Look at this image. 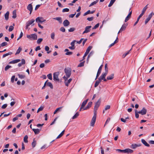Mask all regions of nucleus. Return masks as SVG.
I'll use <instances>...</instances> for the list:
<instances>
[{
	"instance_id": "obj_48",
	"label": "nucleus",
	"mask_w": 154,
	"mask_h": 154,
	"mask_svg": "<svg viewBox=\"0 0 154 154\" xmlns=\"http://www.w3.org/2000/svg\"><path fill=\"white\" fill-rule=\"evenodd\" d=\"M69 11V9L68 8L63 9L62 10L63 12H68Z\"/></svg>"
},
{
	"instance_id": "obj_17",
	"label": "nucleus",
	"mask_w": 154,
	"mask_h": 154,
	"mask_svg": "<svg viewBox=\"0 0 154 154\" xmlns=\"http://www.w3.org/2000/svg\"><path fill=\"white\" fill-rule=\"evenodd\" d=\"M133 152V150L129 149H124V153H132Z\"/></svg>"
},
{
	"instance_id": "obj_29",
	"label": "nucleus",
	"mask_w": 154,
	"mask_h": 154,
	"mask_svg": "<svg viewBox=\"0 0 154 154\" xmlns=\"http://www.w3.org/2000/svg\"><path fill=\"white\" fill-rule=\"evenodd\" d=\"M88 100V99H87L86 100L83 101L82 103V105H81V106L84 107L85 106V105H86V103H87Z\"/></svg>"
},
{
	"instance_id": "obj_27",
	"label": "nucleus",
	"mask_w": 154,
	"mask_h": 154,
	"mask_svg": "<svg viewBox=\"0 0 154 154\" xmlns=\"http://www.w3.org/2000/svg\"><path fill=\"white\" fill-rule=\"evenodd\" d=\"M36 144V141L35 140V139L34 138L33 139V141L32 143V145L33 148H34Z\"/></svg>"
},
{
	"instance_id": "obj_25",
	"label": "nucleus",
	"mask_w": 154,
	"mask_h": 154,
	"mask_svg": "<svg viewBox=\"0 0 154 154\" xmlns=\"http://www.w3.org/2000/svg\"><path fill=\"white\" fill-rule=\"evenodd\" d=\"M95 11H91L90 10H88V11H87L84 14L83 16H85L86 15H87L89 14H93L95 12Z\"/></svg>"
},
{
	"instance_id": "obj_46",
	"label": "nucleus",
	"mask_w": 154,
	"mask_h": 154,
	"mask_svg": "<svg viewBox=\"0 0 154 154\" xmlns=\"http://www.w3.org/2000/svg\"><path fill=\"white\" fill-rule=\"evenodd\" d=\"M135 117L136 118H138L139 117V113L138 112L137 110H135Z\"/></svg>"
},
{
	"instance_id": "obj_26",
	"label": "nucleus",
	"mask_w": 154,
	"mask_h": 154,
	"mask_svg": "<svg viewBox=\"0 0 154 154\" xmlns=\"http://www.w3.org/2000/svg\"><path fill=\"white\" fill-rule=\"evenodd\" d=\"M9 12L8 11L5 14V19L6 20H8L9 18Z\"/></svg>"
},
{
	"instance_id": "obj_5",
	"label": "nucleus",
	"mask_w": 154,
	"mask_h": 154,
	"mask_svg": "<svg viewBox=\"0 0 154 154\" xmlns=\"http://www.w3.org/2000/svg\"><path fill=\"white\" fill-rule=\"evenodd\" d=\"M35 21L37 23H42L46 21V20L44 19L43 17H38L36 19Z\"/></svg>"
},
{
	"instance_id": "obj_23",
	"label": "nucleus",
	"mask_w": 154,
	"mask_h": 154,
	"mask_svg": "<svg viewBox=\"0 0 154 154\" xmlns=\"http://www.w3.org/2000/svg\"><path fill=\"white\" fill-rule=\"evenodd\" d=\"M33 131L34 132L35 134H38L40 132V130L38 129H32Z\"/></svg>"
},
{
	"instance_id": "obj_11",
	"label": "nucleus",
	"mask_w": 154,
	"mask_h": 154,
	"mask_svg": "<svg viewBox=\"0 0 154 154\" xmlns=\"http://www.w3.org/2000/svg\"><path fill=\"white\" fill-rule=\"evenodd\" d=\"M152 15L153 13L152 12L149 15L148 17L146 19L145 22V25L150 20L152 16Z\"/></svg>"
},
{
	"instance_id": "obj_51",
	"label": "nucleus",
	"mask_w": 154,
	"mask_h": 154,
	"mask_svg": "<svg viewBox=\"0 0 154 154\" xmlns=\"http://www.w3.org/2000/svg\"><path fill=\"white\" fill-rule=\"evenodd\" d=\"M14 29V27L13 26H9V32H11Z\"/></svg>"
},
{
	"instance_id": "obj_63",
	"label": "nucleus",
	"mask_w": 154,
	"mask_h": 154,
	"mask_svg": "<svg viewBox=\"0 0 154 154\" xmlns=\"http://www.w3.org/2000/svg\"><path fill=\"white\" fill-rule=\"evenodd\" d=\"M15 78V75H13L12 76L11 79V82L12 83L14 82V79Z\"/></svg>"
},
{
	"instance_id": "obj_64",
	"label": "nucleus",
	"mask_w": 154,
	"mask_h": 154,
	"mask_svg": "<svg viewBox=\"0 0 154 154\" xmlns=\"http://www.w3.org/2000/svg\"><path fill=\"white\" fill-rule=\"evenodd\" d=\"M76 42L75 40H73L72 42L71 43V45L72 46L75 47V43Z\"/></svg>"
},
{
	"instance_id": "obj_32",
	"label": "nucleus",
	"mask_w": 154,
	"mask_h": 154,
	"mask_svg": "<svg viewBox=\"0 0 154 154\" xmlns=\"http://www.w3.org/2000/svg\"><path fill=\"white\" fill-rule=\"evenodd\" d=\"M101 81L100 80H97L94 85V87H97L99 85V84L101 82Z\"/></svg>"
},
{
	"instance_id": "obj_45",
	"label": "nucleus",
	"mask_w": 154,
	"mask_h": 154,
	"mask_svg": "<svg viewBox=\"0 0 154 154\" xmlns=\"http://www.w3.org/2000/svg\"><path fill=\"white\" fill-rule=\"evenodd\" d=\"M105 72L108 73V68L107 67V64L106 63L105 64Z\"/></svg>"
},
{
	"instance_id": "obj_3",
	"label": "nucleus",
	"mask_w": 154,
	"mask_h": 154,
	"mask_svg": "<svg viewBox=\"0 0 154 154\" xmlns=\"http://www.w3.org/2000/svg\"><path fill=\"white\" fill-rule=\"evenodd\" d=\"M26 36L28 38L32 40H36L37 39V35L35 34H33L30 35H27Z\"/></svg>"
},
{
	"instance_id": "obj_14",
	"label": "nucleus",
	"mask_w": 154,
	"mask_h": 154,
	"mask_svg": "<svg viewBox=\"0 0 154 154\" xmlns=\"http://www.w3.org/2000/svg\"><path fill=\"white\" fill-rule=\"evenodd\" d=\"M63 26H67L70 24V22L67 20H65L63 23Z\"/></svg>"
},
{
	"instance_id": "obj_34",
	"label": "nucleus",
	"mask_w": 154,
	"mask_h": 154,
	"mask_svg": "<svg viewBox=\"0 0 154 154\" xmlns=\"http://www.w3.org/2000/svg\"><path fill=\"white\" fill-rule=\"evenodd\" d=\"M28 136L27 135H26L23 138V140L25 143H27L28 142Z\"/></svg>"
},
{
	"instance_id": "obj_37",
	"label": "nucleus",
	"mask_w": 154,
	"mask_h": 154,
	"mask_svg": "<svg viewBox=\"0 0 154 154\" xmlns=\"http://www.w3.org/2000/svg\"><path fill=\"white\" fill-rule=\"evenodd\" d=\"M22 48L20 47H19L18 49L17 50L15 53V55H17L19 54Z\"/></svg>"
},
{
	"instance_id": "obj_49",
	"label": "nucleus",
	"mask_w": 154,
	"mask_h": 154,
	"mask_svg": "<svg viewBox=\"0 0 154 154\" xmlns=\"http://www.w3.org/2000/svg\"><path fill=\"white\" fill-rule=\"evenodd\" d=\"M44 109V107L42 106L40 107L38 109L37 112L38 113L39 111H42Z\"/></svg>"
},
{
	"instance_id": "obj_7",
	"label": "nucleus",
	"mask_w": 154,
	"mask_h": 154,
	"mask_svg": "<svg viewBox=\"0 0 154 154\" xmlns=\"http://www.w3.org/2000/svg\"><path fill=\"white\" fill-rule=\"evenodd\" d=\"M35 21V20L34 19H32L28 21L26 23V29H28V27L31 24H32Z\"/></svg>"
},
{
	"instance_id": "obj_53",
	"label": "nucleus",
	"mask_w": 154,
	"mask_h": 154,
	"mask_svg": "<svg viewBox=\"0 0 154 154\" xmlns=\"http://www.w3.org/2000/svg\"><path fill=\"white\" fill-rule=\"evenodd\" d=\"M47 77L50 80H52V74L51 73H50L47 75Z\"/></svg>"
},
{
	"instance_id": "obj_20",
	"label": "nucleus",
	"mask_w": 154,
	"mask_h": 154,
	"mask_svg": "<svg viewBox=\"0 0 154 154\" xmlns=\"http://www.w3.org/2000/svg\"><path fill=\"white\" fill-rule=\"evenodd\" d=\"M53 19L58 21L60 23H61L62 22V18L61 17H58L53 18Z\"/></svg>"
},
{
	"instance_id": "obj_33",
	"label": "nucleus",
	"mask_w": 154,
	"mask_h": 154,
	"mask_svg": "<svg viewBox=\"0 0 154 154\" xmlns=\"http://www.w3.org/2000/svg\"><path fill=\"white\" fill-rule=\"evenodd\" d=\"M142 16V15H141L140 14L139 15V17H138L137 18V20L135 22V23H134V26H135L138 23L140 18Z\"/></svg>"
},
{
	"instance_id": "obj_6",
	"label": "nucleus",
	"mask_w": 154,
	"mask_h": 154,
	"mask_svg": "<svg viewBox=\"0 0 154 154\" xmlns=\"http://www.w3.org/2000/svg\"><path fill=\"white\" fill-rule=\"evenodd\" d=\"M59 72H54L53 74V79L55 81H59L58 75Z\"/></svg>"
},
{
	"instance_id": "obj_16",
	"label": "nucleus",
	"mask_w": 154,
	"mask_h": 154,
	"mask_svg": "<svg viewBox=\"0 0 154 154\" xmlns=\"http://www.w3.org/2000/svg\"><path fill=\"white\" fill-rule=\"evenodd\" d=\"M92 103L91 102H89L86 106L83 108V110H86L89 109L91 106Z\"/></svg>"
},
{
	"instance_id": "obj_35",
	"label": "nucleus",
	"mask_w": 154,
	"mask_h": 154,
	"mask_svg": "<svg viewBox=\"0 0 154 154\" xmlns=\"http://www.w3.org/2000/svg\"><path fill=\"white\" fill-rule=\"evenodd\" d=\"M131 15H130L128 14V16L126 17L125 20V22H126L127 21H128L129 20V19L131 18Z\"/></svg>"
},
{
	"instance_id": "obj_2",
	"label": "nucleus",
	"mask_w": 154,
	"mask_h": 154,
	"mask_svg": "<svg viewBox=\"0 0 154 154\" xmlns=\"http://www.w3.org/2000/svg\"><path fill=\"white\" fill-rule=\"evenodd\" d=\"M71 69L70 68H65L64 69V72L66 74V78H69L71 74Z\"/></svg>"
},
{
	"instance_id": "obj_28",
	"label": "nucleus",
	"mask_w": 154,
	"mask_h": 154,
	"mask_svg": "<svg viewBox=\"0 0 154 154\" xmlns=\"http://www.w3.org/2000/svg\"><path fill=\"white\" fill-rule=\"evenodd\" d=\"M12 14L13 16L12 17L14 19L15 18L17 17L16 10H14L13 11Z\"/></svg>"
},
{
	"instance_id": "obj_50",
	"label": "nucleus",
	"mask_w": 154,
	"mask_h": 154,
	"mask_svg": "<svg viewBox=\"0 0 154 154\" xmlns=\"http://www.w3.org/2000/svg\"><path fill=\"white\" fill-rule=\"evenodd\" d=\"M18 76L19 77L20 79H23L25 77V75H20V74H18Z\"/></svg>"
},
{
	"instance_id": "obj_19",
	"label": "nucleus",
	"mask_w": 154,
	"mask_h": 154,
	"mask_svg": "<svg viewBox=\"0 0 154 154\" xmlns=\"http://www.w3.org/2000/svg\"><path fill=\"white\" fill-rule=\"evenodd\" d=\"M142 143L145 146L147 147L149 146V145L143 139H142L141 140Z\"/></svg>"
},
{
	"instance_id": "obj_55",
	"label": "nucleus",
	"mask_w": 154,
	"mask_h": 154,
	"mask_svg": "<svg viewBox=\"0 0 154 154\" xmlns=\"http://www.w3.org/2000/svg\"><path fill=\"white\" fill-rule=\"evenodd\" d=\"M7 43L6 42H3L1 44V46L2 47H4L6 45Z\"/></svg>"
},
{
	"instance_id": "obj_54",
	"label": "nucleus",
	"mask_w": 154,
	"mask_h": 154,
	"mask_svg": "<svg viewBox=\"0 0 154 154\" xmlns=\"http://www.w3.org/2000/svg\"><path fill=\"white\" fill-rule=\"evenodd\" d=\"M116 151L119 152L124 153V149L122 150L121 149H116Z\"/></svg>"
},
{
	"instance_id": "obj_38",
	"label": "nucleus",
	"mask_w": 154,
	"mask_h": 154,
	"mask_svg": "<svg viewBox=\"0 0 154 154\" xmlns=\"http://www.w3.org/2000/svg\"><path fill=\"white\" fill-rule=\"evenodd\" d=\"M116 0H111L110 1V3L108 5L109 7H110L111 6L114 2H115Z\"/></svg>"
},
{
	"instance_id": "obj_13",
	"label": "nucleus",
	"mask_w": 154,
	"mask_h": 154,
	"mask_svg": "<svg viewBox=\"0 0 154 154\" xmlns=\"http://www.w3.org/2000/svg\"><path fill=\"white\" fill-rule=\"evenodd\" d=\"M107 73L105 72L102 73L101 75L98 78V80H100L101 81L102 79H103L105 78L106 76L107 75Z\"/></svg>"
},
{
	"instance_id": "obj_10",
	"label": "nucleus",
	"mask_w": 154,
	"mask_h": 154,
	"mask_svg": "<svg viewBox=\"0 0 154 154\" xmlns=\"http://www.w3.org/2000/svg\"><path fill=\"white\" fill-rule=\"evenodd\" d=\"M92 48V47L91 46H89L86 49V51L85 53V54L84 56L83 57V59H85V57H86L87 55L89 53V52L91 50Z\"/></svg>"
},
{
	"instance_id": "obj_31",
	"label": "nucleus",
	"mask_w": 154,
	"mask_h": 154,
	"mask_svg": "<svg viewBox=\"0 0 154 154\" xmlns=\"http://www.w3.org/2000/svg\"><path fill=\"white\" fill-rule=\"evenodd\" d=\"M65 132V130H63L62 131L61 133L57 137V139H59L63 135Z\"/></svg>"
},
{
	"instance_id": "obj_43",
	"label": "nucleus",
	"mask_w": 154,
	"mask_h": 154,
	"mask_svg": "<svg viewBox=\"0 0 154 154\" xmlns=\"http://www.w3.org/2000/svg\"><path fill=\"white\" fill-rule=\"evenodd\" d=\"M79 115V113L78 112H77L75 115L72 117V119H75Z\"/></svg>"
},
{
	"instance_id": "obj_18",
	"label": "nucleus",
	"mask_w": 154,
	"mask_h": 154,
	"mask_svg": "<svg viewBox=\"0 0 154 154\" xmlns=\"http://www.w3.org/2000/svg\"><path fill=\"white\" fill-rule=\"evenodd\" d=\"M126 26L125 25V24H123L122 25V27H121L120 29V30L119 31V32H118V34H119L121 32H122V31H123V30H124L125 29H126Z\"/></svg>"
},
{
	"instance_id": "obj_47",
	"label": "nucleus",
	"mask_w": 154,
	"mask_h": 154,
	"mask_svg": "<svg viewBox=\"0 0 154 154\" xmlns=\"http://www.w3.org/2000/svg\"><path fill=\"white\" fill-rule=\"evenodd\" d=\"M11 66H9V65H8L6 66L5 69V71H7L9 68H11Z\"/></svg>"
},
{
	"instance_id": "obj_30",
	"label": "nucleus",
	"mask_w": 154,
	"mask_h": 154,
	"mask_svg": "<svg viewBox=\"0 0 154 154\" xmlns=\"http://www.w3.org/2000/svg\"><path fill=\"white\" fill-rule=\"evenodd\" d=\"M12 54V52H8L7 53H6V54H4L3 55L2 57L3 58H4V57H6L7 56H8V55H11Z\"/></svg>"
},
{
	"instance_id": "obj_36",
	"label": "nucleus",
	"mask_w": 154,
	"mask_h": 154,
	"mask_svg": "<svg viewBox=\"0 0 154 154\" xmlns=\"http://www.w3.org/2000/svg\"><path fill=\"white\" fill-rule=\"evenodd\" d=\"M47 85L49 86L51 88L53 89V86L52 83L50 82H48V83L47 82Z\"/></svg>"
},
{
	"instance_id": "obj_1",
	"label": "nucleus",
	"mask_w": 154,
	"mask_h": 154,
	"mask_svg": "<svg viewBox=\"0 0 154 154\" xmlns=\"http://www.w3.org/2000/svg\"><path fill=\"white\" fill-rule=\"evenodd\" d=\"M100 100H98L95 103L94 109V115L91 122L90 125L91 126L93 127L96 122L97 117V111L100 105Z\"/></svg>"
},
{
	"instance_id": "obj_12",
	"label": "nucleus",
	"mask_w": 154,
	"mask_h": 154,
	"mask_svg": "<svg viewBox=\"0 0 154 154\" xmlns=\"http://www.w3.org/2000/svg\"><path fill=\"white\" fill-rule=\"evenodd\" d=\"M91 27V26H88L85 27V30L83 32L82 34H84L85 33H87L89 32L90 31V28Z\"/></svg>"
},
{
	"instance_id": "obj_21",
	"label": "nucleus",
	"mask_w": 154,
	"mask_h": 154,
	"mask_svg": "<svg viewBox=\"0 0 154 154\" xmlns=\"http://www.w3.org/2000/svg\"><path fill=\"white\" fill-rule=\"evenodd\" d=\"M20 61V59H16L12 60L9 62V64H14L17 63Z\"/></svg>"
},
{
	"instance_id": "obj_58",
	"label": "nucleus",
	"mask_w": 154,
	"mask_h": 154,
	"mask_svg": "<svg viewBox=\"0 0 154 154\" xmlns=\"http://www.w3.org/2000/svg\"><path fill=\"white\" fill-rule=\"evenodd\" d=\"M75 29L74 28H71L68 29V31L69 32H73Z\"/></svg>"
},
{
	"instance_id": "obj_24",
	"label": "nucleus",
	"mask_w": 154,
	"mask_h": 154,
	"mask_svg": "<svg viewBox=\"0 0 154 154\" xmlns=\"http://www.w3.org/2000/svg\"><path fill=\"white\" fill-rule=\"evenodd\" d=\"M148 5H146L143 9L142 12V13L140 14L141 15H143L144 14V13L145 12V11H146V10L148 8V7H147Z\"/></svg>"
},
{
	"instance_id": "obj_4",
	"label": "nucleus",
	"mask_w": 154,
	"mask_h": 154,
	"mask_svg": "<svg viewBox=\"0 0 154 154\" xmlns=\"http://www.w3.org/2000/svg\"><path fill=\"white\" fill-rule=\"evenodd\" d=\"M63 78L64 79V83L65 85L66 86H68L70 82L72 80V79H70L68 80H67L68 78H66L65 75H64L63 77Z\"/></svg>"
},
{
	"instance_id": "obj_8",
	"label": "nucleus",
	"mask_w": 154,
	"mask_h": 154,
	"mask_svg": "<svg viewBox=\"0 0 154 154\" xmlns=\"http://www.w3.org/2000/svg\"><path fill=\"white\" fill-rule=\"evenodd\" d=\"M146 109L145 108L143 107L140 111H138V112L142 115H143L146 114Z\"/></svg>"
},
{
	"instance_id": "obj_61",
	"label": "nucleus",
	"mask_w": 154,
	"mask_h": 154,
	"mask_svg": "<svg viewBox=\"0 0 154 154\" xmlns=\"http://www.w3.org/2000/svg\"><path fill=\"white\" fill-rule=\"evenodd\" d=\"M99 26V23L96 24L93 28V29H95L98 28Z\"/></svg>"
},
{
	"instance_id": "obj_59",
	"label": "nucleus",
	"mask_w": 154,
	"mask_h": 154,
	"mask_svg": "<svg viewBox=\"0 0 154 154\" xmlns=\"http://www.w3.org/2000/svg\"><path fill=\"white\" fill-rule=\"evenodd\" d=\"M76 14V12H75L74 14H70L69 17V18H73Z\"/></svg>"
},
{
	"instance_id": "obj_56",
	"label": "nucleus",
	"mask_w": 154,
	"mask_h": 154,
	"mask_svg": "<svg viewBox=\"0 0 154 154\" xmlns=\"http://www.w3.org/2000/svg\"><path fill=\"white\" fill-rule=\"evenodd\" d=\"M60 30L63 32H64L65 31V29L64 27H62L60 28Z\"/></svg>"
},
{
	"instance_id": "obj_44",
	"label": "nucleus",
	"mask_w": 154,
	"mask_h": 154,
	"mask_svg": "<svg viewBox=\"0 0 154 154\" xmlns=\"http://www.w3.org/2000/svg\"><path fill=\"white\" fill-rule=\"evenodd\" d=\"M51 37L52 39L54 40L55 38V33L53 32L51 34Z\"/></svg>"
},
{
	"instance_id": "obj_9",
	"label": "nucleus",
	"mask_w": 154,
	"mask_h": 154,
	"mask_svg": "<svg viewBox=\"0 0 154 154\" xmlns=\"http://www.w3.org/2000/svg\"><path fill=\"white\" fill-rule=\"evenodd\" d=\"M103 65L102 64L99 67V68L98 69L95 80H96V79H97V78L98 77V76H99L100 75V74L101 72L102 69L103 67Z\"/></svg>"
},
{
	"instance_id": "obj_15",
	"label": "nucleus",
	"mask_w": 154,
	"mask_h": 154,
	"mask_svg": "<svg viewBox=\"0 0 154 154\" xmlns=\"http://www.w3.org/2000/svg\"><path fill=\"white\" fill-rule=\"evenodd\" d=\"M27 9L30 11V14L32 13L33 9L32 6L31 4H29L28 5L27 7Z\"/></svg>"
},
{
	"instance_id": "obj_39",
	"label": "nucleus",
	"mask_w": 154,
	"mask_h": 154,
	"mask_svg": "<svg viewBox=\"0 0 154 154\" xmlns=\"http://www.w3.org/2000/svg\"><path fill=\"white\" fill-rule=\"evenodd\" d=\"M98 0H97L96 1H94V2H92L89 5V7H90L93 6V5L96 4V3L98 2Z\"/></svg>"
},
{
	"instance_id": "obj_42",
	"label": "nucleus",
	"mask_w": 154,
	"mask_h": 154,
	"mask_svg": "<svg viewBox=\"0 0 154 154\" xmlns=\"http://www.w3.org/2000/svg\"><path fill=\"white\" fill-rule=\"evenodd\" d=\"M45 51H48L47 52L48 54H49L51 52V51H48L49 49V48L48 46H45Z\"/></svg>"
},
{
	"instance_id": "obj_62",
	"label": "nucleus",
	"mask_w": 154,
	"mask_h": 154,
	"mask_svg": "<svg viewBox=\"0 0 154 154\" xmlns=\"http://www.w3.org/2000/svg\"><path fill=\"white\" fill-rule=\"evenodd\" d=\"M84 65V62H82L80 63L78 66V67H82Z\"/></svg>"
},
{
	"instance_id": "obj_60",
	"label": "nucleus",
	"mask_w": 154,
	"mask_h": 154,
	"mask_svg": "<svg viewBox=\"0 0 154 154\" xmlns=\"http://www.w3.org/2000/svg\"><path fill=\"white\" fill-rule=\"evenodd\" d=\"M110 120V118H107V120H106V122L105 123V125H104V126L106 125V124H107L109 122Z\"/></svg>"
},
{
	"instance_id": "obj_40",
	"label": "nucleus",
	"mask_w": 154,
	"mask_h": 154,
	"mask_svg": "<svg viewBox=\"0 0 154 154\" xmlns=\"http://www.w3.org/2000/svg\"><path fill=\"white\" fill-rule=\"evenodd\" d=\"M63 108V106L60 107L58 108H57L54 112V114H55L57 112L59 111L60 109H61Z\"/></svg>"
},
{
	"instance_id": "obj_57",
	"label": "nucleus",
	"mask_w": 154,
	"mask_h": 154,
	"mask_svg": "<svg viewBox=\"0 0 154 154\" xmlns=\"http://www.w3.org/2000/svg\"><path fill=\"white\" fill-rule=\"evenodd\" d=\"M73 53L71 51H68L67 52H66L65 53V54L66 55H72V54Z\"/></svg>"
},
{
	"instance_id": "obj_41",
	"label": "nucleus",
	"mask_w": 154,
	"mask_h": 154,
	"mask_svg": "<svg viewBox=\"0 0 154 154\" xmlns=\"http://www.w3.org/2000/svg\"><path fill=\"white\" fill-rule=\"evenodd\" d=\"M137 147V144H133L130 146V148L134 149H135Z\"/></svg>"
},
{
	"instance_id": "obj_52",
	"label": "nucleus",
	"mask_w": 154,
	"mask_h": 154,
	"mask_svg": "<svg viewBox=\"0 0 154 154\" xmlns=\"http://www.w3.org/2000/svg\"><path fill=\"white\" fill-rule=\"evenodd\" d=\"M43 39L42 38H40L38 39L37 41V42L38 44H39L42 41Z\"/></svg>"
},
{
	"instance_id": "obj_22",
	"label": "nucleus",
	"mask_w": 154,
	"mask_h": 154,
	"mask_svg": "<svg viewBox=\"0 0 154 154\" xmlns=\"http://www.w3.org/2000/svg\"><path fill=\"white\" fill-rule=\"evenodd\" d=\"M114 77V74L113 73H112L110 75H109L107 76V79L108 80H110L112 79Z\"/></svg>"
}]
</instances>
